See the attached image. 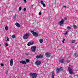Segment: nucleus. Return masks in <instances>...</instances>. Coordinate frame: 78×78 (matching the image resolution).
<instances>
[{
    "instance_id": "f257e3e1",
    "label": "nucleus",
    "mask_w": 78,
    "mask_h": 78,
    "mask_svg": "<svg viewBox=\"0 0 78 78\" xmlns=\"http://www.w3.org/2000/svg\"><path fill=\"white\" fill-rule=\"evenodd\" d=\"M66 20H67V18H64V19L62 20L61 21L58 23V25H59L60 26H62L64 23V22Z\"/></svg>"
},
{
    "instance_id": "f03ea898",
    "label": "nucleus",
    "mask_w": 78,
    "mask_h": 78,
    "mask_svg": "<svg viewBox=\"0 0 78 78\" xmlns=\"http://www.w3.org/2000/svg\"><path fill=\"white\" fill-rule=\"evenodd\" d=\"M30 75L31 78H36L37 77V74L36 73H31Z\"/></svg>"
},
{
    "instance_id": "7ed1b4c3",
    "label": "nucleus",
    "mask_w": 78,
    "mask_h": 78,
    "mask_svg": "<svg viewBox=\"0 0 78 78\" xmlns=\"http://www.w3.org/2000/svg\"><path fill=\"white\" fill-rule=\"evenodd\" d=\"M30 36V33H27L24 35L23 36V39H27L28 38V37Z\"/></svg>"
},
{
    "instance_id": "20e7f679",
    "label": "nucleus",
    "mask_w": 78,
    "mask_h": 78,
    "mask_svg": "<svg viewBox=\"0 0 78 78\" xmlns=\"http://www.w3.org/2000/svg\"><path fill=\"white\" fill-rule=\"evenodd\" d=\"M68 71L71 75L72 74H73V70L72 69V68L70 67H68Z\"/></svg>"
},
{
    "instance_id": "39448f33",
    "label": "nucleus",
    "mask_w": 78,
    "mask_h": 78,
    "mask_svg": "<svg viewBox=\"0 0 78 78\" xmlns=\"http://www.w3.org/2000/svg\"><path fill=\"white\" fill-rule=\"evenodd\" d=\"M35 64L37 66H39L41 65V62L39 60H37L35 62Z\"/></svg>"
},
{
    "instance_id": "423d86ee",
    "label": "nucleus",
    "mask_w": 78,
    "mask_h": 78,
    "mask_svg": "<svg viewBox=\"0 0 78 78\" xmlns=\"http://www.w3.org/2000/svg\"><path fill=\"white\" fill-rule=\"evenodd\" d=\"M62 70V67H61L59 68H57L56 69V73H59V72H60V71H61Z\"/></svg>"
},
{
    "instance_id": "0eeeda50",
    "label": "nucleus",
    "mask_w": 78,
    "mask_h": 78,
    "mask_svg": "<svg viewBox=\"0 0 78 78\" xmlns=\"http://www.w3.org/2000/svg\"><path fill=\"white\" fill-rule=\"evenodd\" d=\"M36 47L33 46L31 48V51L33 52H35V51H36Z\"/></svg>"
},
{
    "instance_id": "6e6552de",
    "label": "nucleus",
    "mask_w": 78,
    "mask_h": 78,
    "mask_svg": "<svg viewBox=\"0 0 78 78\" xmlns=\"http://www.w3.org/2000/svg\"><path fill=\"white\" fill-rule=\"evenodd\" d=\"M34 42V41H30L28 42V44H27L28 46H30V45H33Z\"/></svg>"
},
{
    "instance_id": "1a4fd4ad",
    "label": "nucleus",
    "mask_w": 78,
    "mask_h": 78,
    "mask_svg": "<svg viewBox=\"0 0 78 78\" xmlns=\"http://www.w3.org/2000/svg\"><path fill=\"white\" fill-rule=\"evenodd\" d=\"M43 58V56L41 55H37L36 56L37 59H41Z\"/></svg>"
},
{
    "instance_id": "9d476101",
    "label": "nucleus",
    "mask_w": 78,
    "mask_h": 78,
    "mask_svg": "<svg viewBox=\"0 0 78 78\" xmlns=\"http://www.w3.org/2000/svg\"><path fill=\"white\" fill-rule=\"evenodd\" d=\"M33 35L34 36H35V37H38V36H39V34L35 32H34V33H33Z\"/></svg>"
},
{
    "instance_id": "9b49d317",
    "label": "nucleus",
    "mask_w": 78,
    "mask_h": 78,
    "mask_svg": "<svg viewBox=\"0 0 78 78\" xmlns=\"http://www.w3.org/2000/svg\"><path fill=\"white\" fill-rule=\"evenodd\" d=\"M45 55L47 58H49L51 56V54L48 52H47L45 53Z\"/></svg>"
},
{
    "instance_id": "f8f14e48",
    "label": "nucleus",
    "mask_w": 78,
    "mask_h": 78,
    "mask_svg": "<svg viewBox=\"0 0 78 78\" xmlns=\"http://www.w3.org/2000/svg\"><path fill=\"white\" fill-rule=\"evenodd\" d=\"M13 59H11L10 60V65L11 66H13Z\"/></svg>"
},
{
    "instance_id": "ddd939ff",
    "label": "nucleus",
    "mask_w": 78,
    "mask_h": 78,
    "mask_svg": "<svg viewBox=\"0 0 78 78\" xmlns=\"http://www.w3.org/2000/svg\"><path fill=\"white\" fill-rule=\"evenodd\" d=\"M20 63H21V64H27L26 62L23 60L20 61Z\"/></svg>"
},
{
    "instance_id": "4468645a",
    "label": "nucleus",
    "mask_w": 78,
    "mask_h": 78,
    "mask_svg": "<svg viewBox=\"0 0 78 78\" xmlns=\"http://www.w3.org/2000/svg\"><path fill=\"white\" fill-rule=\"evenodd\" d=\"M41 5H42L43 7H45V4L44 3V1H41Z\"/></svg>"
},
{
    "instance_id": "2eb2a0df",
    "label": "nucleus",
    "mask_w": 78,
    "mask_h": 78,
    "mask_svg": "<svg viewBox=\"0 0 78 78\" xmlns=\"http://www.w3.org/2000/svg\"><path fill=\"white\" fill-rule=\"evenodd\" d=\"M60 62H61V63H64L65 62L64 59H62L59 61Z\"/></svg>"
},
{
    "instance_id": "dca6fc26",
    "label": "nucleus",
    "mask_w": 78,
    "mask_h": 78,
    "mask_svg": "<svg viewBox=\"0 0 78 78\" xmlns=\"http://www.w3.org/2000/svg\"><path fill=\"white\" fill-rule=\"evenodd\" d=\"M55 73L54 72V71H52V78H54V77H55Z\"/></svg>"
},
{
    "instance_id": "f3484780",
    "label": "nucleus",
    "mask_w": 78,
    "mask_h": 78,
    "mask_svg": "<svg viewBox=\"0 0 78 78\" xmlns=\"http://www.w3.org/2000/svg\"><path fill=\"white\" fill-rule=\"evenodd\" d=\"M15 25H16V27H20V24L18 23H15Z\"/></svg>"
},
{
    "instance_id": "a211bd4d",
    "label": "nucleus",
    "mask_w": 78,
    "mask_h": 78,
    "mask_svg": "<svg viewBox=\"0 0 78 78\" xmlns=\"http://www.w3.org/2000/svg\"><path fill=\"white\" fill-rule=\"evenodd\" d=\"M39 41L41 44L42 43V42H43V39H40Z\"/></svg>"
},
{
    "instance_id": "6ab92c4d",
    "label": "nucleus",
    "mask_w": 78,
    "mask_h": 78,
    "mask_svg": "<svg viewBox=\"0 0 78 78\" xmlns=\"http://www.w3.org/2000/svg\"><path fill=\"white\" fill-rule=\"evenodd\" d=\"M67 28L68 30H71V27H70L69 26H68L67 27Z\"/></svg>"
},
{
    "instance_id": "aec40b11",
    "label": "nucleus",
    "mask_w": 78,
    "mask_h": 78,
    "mask_svg": "<svg viewBox=\"0 0 78 78\" xmlns=\"http://www.w3.org/2000/svg\"><path fill=\"white\" fill-rule=\"evenodd\" d=\"M30 32L32 33L33 34V33H34V31L32 30H30Z\"/></svg>"
},
{
    "instance_id": "412c9836",
    "label": "nucleus",
    "mask_w": 78,
    "mask_h": 78,
    "mask_svg": "<svg viewBox=\"0 0 78 78\" xmlns=\"http://www.w3.org/2000/svg\"><path fill=\"white\" fill-rule=\"evenodd\" d=\"M73 27L74 29H76L77 28V27L75 25H73Z\"/></svg>"
},
{
    "instance_id": "4be33fe9",
    "label": "nucleus",
    "mask_w": 78,
    "mask_h": 78,
    "mask_svg": "<svg viewBox=\"0 0 78 78\" xmlns=\"http://www.w3.org/2000/svg\"><path fill=\"white\" fill-rule=\"evenodd\" d=\"M74 55V56H75V57H77V56H78V55L77 54H76V53H75Z\"/></svg>"
},
{
    "instance_id": "5701e85b",
    "label": "nucleus",
    "mask_w": 78,
    "mask_h": 78,
    "mask_svg": "<svg viewBox=\"0 0 78 78\" xmlns=\"http://www.w3.org/2000/svg\"><path fill=\"white\" fill-rule=\"evenodd\" d=\"M5 30H8V26H6L5 27Z\"/></svg>"
},
{
    "instance_id": "b1692460",
    "label": "nucleus",
    "mask_w": 78,
    "mask_h": 78,
    "mask_svg": "<svg viewBox=\"0 0 78 78\" xmlns=\"http://www.w3.org/2000/svg\"><path fill=\"white\" fill-rule=\"evenodd\" d=\"M72 43H75V40H72L71 41Z\"/></svg>"
},
{
    "instance_id": "393cba45",
    "label": "nucleus",
    "mask_w": 78,
    "mask_h": 78,
    "mask_svg": "<svg viewBox=\"0 0 78 78\" xmlns=\"http://www.w3.org/2000/svg\"><path fill=\"white\" fill-rule=\"evenodd\" d=\"M26 61L27 63L29 62V59H26Z\"/></svg>"
},
{
    "instance_id": "a878e982",
    "label": "nucleus",
    "mask_w": 78,
    "mask_h": 78,
    "mask_svg": "<svg viewBox=\"0 0 78 78\" xmlns=\"http://www.w3.org/2000/svg\"><path fill=\"white\" fill-rule=\"evenodd\" d=\"M67 33H68V32L67 31L64 34V35H66L67 34Z\"/></svg>"
},
{
    "instance_id": "bb28decb",
    "label": "nucleus",
    "mask_w": 78,
    "mask_h": 78,
    "mask_svg": "<svg viewBox=\"0 0 78 78\" xmlns=\"http://www.w3.org/2000/svg\"><path fill=\"white\" fill-rule=\"evenodd\" d=\"M19 11H21L22 10V7H20L19 8Z\"/></svg>"
},
{
    "instance_id": "cd10ccee",
    "label": "nucleus",
    "mask_w": 78,
    "mask_h": 78,
    "mask_svg": "<svg viewBox=\"0 0 78 78\" xmlns=\"http://www.w3.org/2000/svg\"><path fill=\"white\" fill-rule=\"evenodd\" d=\"M13 18L15 19H16V15H15L14 16H13Z\"/></svg>"
},
{
    "instance_id": "c85d7f7f",
    "label": "nucleus",
    "mask_w": 78,
    "mask_h": 78,
    "mask_svg": "<svg viewBox=\"0 0 78 78\" xmlns=\"http://www.w3.org/2000/svg\"><path fill=\"white\" fill-rule=\"evenodd\" d=\"M12 38H14L15 37V35H13L12 36Z\"/></svg>"
},
{
    "instance_id": "c756f323",
    "label": "nucleus",
    "mask_w": 78,
    "mask_h": 78,
    "mask_svg": "<svg viewBox=\"0 0 78 78\" xmlns=\"http://www.w3.org/2000/svg\"><path fill=\"white\" fill-rule=\"evenodd\" d=\"M67 62H68V63H69V62H70V60H69V59H68L67 60Z\"/></svg>"
},
{
    "instance_id": "7c9ffc66",
    "label": "nucleus",
    "mask_w": 78,
    "mask_h": 78,
    "mask_svg": "<svg viewBox=\"0 0 78 78\" xmlns=\"http://www.w3.org/2000/svg\"><path fill=\"white\" fill-rule=\"evenodd\" d=\"M7 41H9V38L8 37H7Z\"/></svg>"
},
{
    "instance_id": "2f4dec72",
    "label": "nucleus",
    "mask_w": 78,
    "mask_h": 78,
    "mask_svg": "<svg viewBox=\"0 0 78 78\" xmlns=\"http://www.w3.org/2000/svg\"><path fill=\"white\" fill-rule=\"evenodd\" d=\"M64 41H65V39H63V40L62 41V42L63 44H64Z\"/></svg>"
},
{
    "instance_id": "473e14b6",
    "label": "nucleus",
    "mask_w": 78,
    "mask_h": 78,
    "mask_svg": "<svg viewBox=\"0 0 78 78\" xmlns=\"http://www.w3.org/2000/svg\"><path fill=\"white\" fill-rule=\"evenodd\" d=\"M41 12H40L39 13V15H41Z\"/></svg>"
},
{
    "instance_id": "72a5a7b5",
    "label": "nucleus",
    "mask_w": 78,
    "mask_h": 78,
    "mask_svg": "<svg viewBox=\"0 0 78 78\" xmlns=\"http://www.w3.org/2000/svg\"><path fill=\"white\" fill-rule=\"evenodd\" d=\"M24 1L25 3H27V0H24Z\"/></svg>"
},
{
    "instance_id": "f704fd0d",
    "label": "nucleus",
    "mask_w": 78,
    "mask_h": 78,
    "mask_svg": "<svg viewBox=\"0 0 78 78\" xmlns=\"http://www.w3.org/2000/svg\"><path fill=\"white\" fill-rule=\"evenodd\" d=\"M5 45L6 46H8V44L7 43H5Z\"/></svg>"
},
{
    "instance_id": "c9c22d12",
    "label": "nucleus",
    "mask_w": 78,
    "mask_h": 78,
    "mask_svg": "<svg viewBox=\"0 0 78 78\" xmlns=\"http://www.w3.org/2000/svg\"><path fill=\"white\" fill-rule=\"evenodd\" d=\"M23 11H26V8H24L23 9Z\"/></svg>"
},
{
    "instance_id": "e433bc0d",
    "label": "nucleus",
    "mask_w": 78,
    "mask_h": 78,
    "mask_svg": "<svg viewBox=\"0 0 78 78\" xmlns=\"http://www.w3.org/2000/svg\"><path fill=\"white\" fill-rule=\"evenodd\" d=\"M1 65V66H2V67H3V66H4L3 64H2Z\"/></svg>"
},
{
    "instance_id": "4c0bfd02",
    "label": "nucleus",
    "mask_w": 78,
    "mask_h": 78,
    "mask_svg": "<svg viewBox=\"0 0 78 78\" xmlns=\"http://www.w3.org/2000/svg\"><path fill=\"white\" fill-rule=\"evenodd\" d=\"M70 59V57L69 56V57H68V59Z\"/></svg>"
},
{
    "instance_id": "58836bf2",
    "label": "nucleus",
    "mask_w": 78,
    "mask_h": 78,
    "mask_svg": "<svg viewBox=\"0 0 78 78\" xmlns=\"http://www.w3.org/2000/svg\"><path fill=\"white\" fill-rule=\"evenodd\" d=\"M63 8H66V6H63Z\"/></svg>"
},
{
    "instance_id": "ea45409f",
    "label": "nucleus",
    "mask_w": 78,
    "mask_h": 78,
    "mask_svg": "<svg viewBox=\"0 0 78 78\" xmlns=\"http://www.w3.org/2000/svg\"><path fill=\"white\" fill-rule=\"evenodd\" d=\"M73 48H74V47H73Z\"/></svg>"
},
{
    "instance_id": "a19ab883",
    "label": "nucleus",
    "mask_w": 78,
    "mask_h": 78,
    "mask_svg": "<svg viewBox=\"0 0 78 78\" xmlns=\"http://www.w3.org/2000/svg\"><path fill=\"white\" fill-rule=\"evenodd\" d=\"M33 6V5H32V6Z\"/></svg>"
}]
</instances>
